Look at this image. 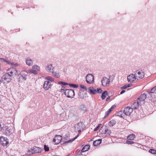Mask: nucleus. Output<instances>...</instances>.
<instances>
[{"label":"nucleus","instance_id":"obj_10","mask_svg":"<svg viewBox=\"0 0 156 156\" xmlns=\"http://www.w3.org/2000/svg\"><path fill=\"white\" fill-rule=\"evenodd\" d=\"M90 146L89 145H86L82 148L81 151H79L77 154L79 155H82V153L87 151L90 148Z\"/></svg>","mask_w":156,"mask_h":156},{"label":"nucleus","instance_id":"obj_38","mask_svg":"<svg viewBox=\"0 0 156 156\" xmlns=\"http://www.w3.org/2000/svg\"><path fill=\"white\" fill-rule=\"evenodd\" d=\"M10 64H11L12 67L13 68H15L18 66V64L16 63H11Z\"/></svg>","mask_w":156,"mask_h":156},{"label":"nucleus","instance_id":"obj_37","mask_svg":"<svg viewBox=\"0 0 156 156\" xmlns=\"http://www.w3.org/2000/svg\"><path fill=\"white\" fill-rule=\"evenodd\" d=\"M58 83H59V84H62V85H64V86L69 85V83H68L66 82H63L62 81H60V82H58Z\"/></svg>","mask_w":156,"mask_h":156},{"label":"nucleus","instance_id":"obj_5","mask_svg":"<svg viewBox=\"0 0 156 156\" xmlns=\"http://www.w3.org/2000/svg\"><path fill=\"white\" fill-rule=\"evenodd\" d=\"M0 143L4 147H7L9 145V141L6 137L1 136L0 138Z\"/></svg>","mask_w":156,"mask_h":156},{"label":"nucleus","instance_id":"obj_30","mask_svg":"<svg viewBox=\"0 0 156 156\" xmlns=\"http://www.w3.org/2000/svg\"><path fill=\"white\" fill-rule=\"evenodd\" d=\"M32 69L34 70H39L40 67L37 65H34L33 66Z\"/></svg>","mask_w":156,"mask_h":156},{"label":"nucleus","instance_id":"obj_21","mask_svg":"<svg viewBox=\"0 0 156 156\" xmlns=\"http://www.w3.org/2000/svg\"><path fill=\"white\" fill-rule=\"evenodd\" d=\"M116 123V121L114 120H112L109 122L108 125L110 127H112Z\"/></svg>","mask_w":156,"mask_h":156},{"label":"nucleus","instance_id":"obj_53","mask_svg":"<svg viewBox=\"0 0 156 156\" xmlns=\"http://www.w3.org/2000/svg\"><path fill=\"white\" fill-rule=\"evenodd\" d=\"M101 125V124H98V125L97 126L99 128V127H100V126Z\"/></svg>","mask_w":156,"mask_h":156},{"label":"nucleus","instance_id":"obj_34","mask_svg":"<svg viewBox=\"0 0 156 156\" xmlns=\"http://www.w3.org/2000/svg\"><path fill=\"white\" fill-rule=\"evenodd\" d=\"M110 112H109V110H108V111H107V112H105V116L104 117V119L108 117V116L110 114Z\"/></svg>","mask_w":156,"mask_h":156},{"label":"nucleus","instance_id":"obj_26","mask_svg":"<svg viewBox=\"0 0 156 156\" xmlns=\"http://www.w3.org/2000/svg\"><path fill=\"white\" fill-rule=\"evenodd\" d=\"M27 72L28 73H31L35 75H36L37 73V71L36 70L33 69L32 70H29Z\"/></svg>","mask_w":156,"mask_h":156},{"label":"nucleus","instance_id":"obj_44","mask_svg":"<svg viewBox=\"0 0 156 156\" xmlns=\"http://www.w3.org/2000/svg\"><path fill=\"white\" fill-rule=\"evenodd\" d=\"M126 143L128 144H133L134 142L133 141H130L129 140H127L126 142Z\"/></svg>","mask_w":156,"mask_h":156},{"label":"nucleus","instance_id":"obj_13","mask_svg":"<svg viewBox=\"0 0 156 156\" xmlns=\"http://www.w3.org/2000/svg\"><path fill=\"white\" fill-rule=\"evenodd\" d=\"M54 68L52 64H48L47 65L45 69L46 71L48 72L53 73Z\"/></svg>","mask_w":156,"mask_h":156},{"label":"nucleus","instance_id":"obj_51","mask_svg":"<svg viewBox=\"0 0 156 156\" xmlns=\"http://www.w3.org/2000/svg\"><path fill=\"white\" fill-rule=\"evenodd\" d=\"M99 129V128L97 126L94 129V131H96L98 130Z\"/></svg>","mask_w":156,"mask_h":156},{"label":"nucleus","instance_id":"obj_35","mask_svg":"<svg viewBox=\"0 0 156 156\" xmlns=\"http://www.w3.org/2000/svg\"><path fill=\"white\" fill-rule=\"evenodd\" d=\"M81 108L83 111H86L87 110L86 108L84 105H82L80 106Z\"/></svg>","mask_w":156,"mask_h":156},{"label":"nucleus","instance_id":"obj_48","mask_svg":"<svg viewBox=\"0 0 156 156\" xmlns=\"http://www.w3.org/2000/svg\"><path fill=\"white\" fill-rule=\"evenodd\" d=\"M127 88V87H126V85H125L124 86H123L121 88V89H122V90H123L124 89H125L126 88Z\"/></svg>","mask_w":156,"mask_h":156},{"label":"nucleus","instance_id":"obj_4","mask_svg":"<svg viewBox=\"0 0 156 156\" xmlns=\"http://www.w3.org/2000/svg\"><path fill=\"white\" fill-rule=\"evenodd\" d=\"M64 93L69 98H73L75 95L74 90L72 89H66Z\"/></svg>","mask_w":156,"mask_h":156},{"label":"nucleus","instance_id":"obj_47","mask_svg":"<svg viewBox=\"0 0 156 156\" xmlns=\"http://www.w3.org/2000/svg\"><path fill=\"white\" fill-rule=\"evenodd\" d=\"M6 131L9 132V133H10L11 132V130L9 127L7 128L6 129Z\"/></svg>","mask_w":156,"mask_h":156},{"label":"nucleus","instance_id":"obj_8","mask_svg":"<svg viewBox=\"0 0 156 156\" xmlns=\"http://www.w3.org/2000/svg\"><path fill=\"white\" fill-rule=\"evenodd\" d=\"M133 111V108H132L127 106L124 108L123 113L126 115L129 116L130 115Z\"/></svg>","mask_w":156,"mask_h":156},{"label":"nucleus","instance_id":"obj_28","mask_svg":"<svg viewBox=\"0 0 156 156\" xmlns=\"http://www.w3.org/2000/svg\"><path fill=\"white\" fill-rule=\"evenodd\" d=\"M46 79L48 80V81L53 82L54 81V79L53 78L50 76H47Z\"/></svg>","mask_w":156,"mask_h":156},{"label":"nucleus","instance_id":"obj_39","mask_svg":"<svg viewBox=\"0 0 156 156\" xmlns=\"http://www.w3.org/2000/svg\"><path fill=\"white\" fill-rule=\"evenodd\" d=\"M123 113L122 111H120L118 112V115L119 116L122 117V114Z\"/></svg>","mask_w":156,"mask_h":156},{"label":"nucleus","instance_id":"obj_17","mask_svg":"<svg viewBox=\"0 0 156 156\" xmlns=\"http://www.w3.org/2000/svg\"><path fill=\"white\" fill-rule=\"evenodd\" d=\"M146 98V95L145 94H141L138 98L139 100L140 101H144Z\"/></svg>","mask_w":156,"mask_h":156},{"label":"nucleus","instance_id":"obj_18","mask_svg":"<svg viewBox=\"0 0 156 156\" xmlns=\"http://www.w3.org/2000/svg\"><path fill=\"white\" fill-rule=\"evenodd\" d=\"M90 92L92 94H95L97 93L96 90L93 87H90L88 89Z\"/></svg>","mask_w":156,"mask_h":156},{"label":"nucleus","instance_id":"obj_55","mask_svg":"<svg viewBox=\"0 0 156 156\" xmlns=\"http://www.w3.org/2000/svg\"><path fill=\"white\" fill-rule=\"evenodd\" d=\"M110 97H109L108 98L106 99V101H108V100H109V99H110Z\"/></svg>","mask_w":156,"mask_h":156},{"label":"nucleus","instance_id":"obj_45","mask_svg":"<svg viewBox=\"0 0 156 156\" xmlns=\"http://www.w3.org/2000/svg\"><path fill=\"white\" fill-rule=\"evenodd\" d=\"M13 73H14V76L18 74V71L15 69H13Z\"/></svg>","mask_w":156,"mask_h":156},{"label":"nucleus","instance_id":"obj_12","mask_svg":"<svg viewBox=\"0 0 156 156\" xmlns=\"http://www.w3.org/2000/svg\"><path fill=\"white\" fill-rule=\"evenodd\" d=\"M135 75V74H132L128 76L127 78L128 81L130 83L134 81L136 79V76Z\"/></svg>","mask_w":156,"mask_h":156},{"label":"nucleus","instance_id":"obj_20","mask_svg":"<svg viewBox=\"0 0 156 156\" xmlns=\"http://www.w3.org/2000/svg\"><path fill=\"white\" fill-rule=\"evenodd\" d=\"M139 105V104L138 102H135L133 104L132 106L134 109H136L138 108Z\"/></svg>","mask_w":156,"mask_h":156},{"label":"nucleus","instance_id":"obj_3","mask_svg":"<svg viewBox=\"0 0 156 156\" xmlns=\"http://www.w3.org/2000/svg\"><path fill=\"white\" fill-rule=\"evenodd\" d=\"M2 80L4 83H8L12 80L11 76L9 73L5 74L2 77Z\"/></svg>","mask_w":156,"mask_h":156},{"label":"nucleus","instance_id":"obj_23","mask_svg":"<svg viewBox=\"0 0 156 156\" xmlns=\"http://www.w3.org/2000/svg\"><path fill=\"white\" fill-rule=\"evenodd\" d=\"M135 138V135L133 134L129 135L127 137V139L129 140H133Z\"/></svg>","mask_w":156,"mask_h":156},{"label":"nucleus","instance_id":"obj_31","mask_svg":"<svg viewBox=\"0 0 156 156\" xmlns=\"http://www.w3.org/2000/svg\"><path fill=\"white\" fill-rule=\"evenodd\" d=\"M69 86L70 87H73V88H76L77 87H78V85L76 84L69 83Z\"/></svg>","mask_w":156,"mask_h":156},{"label":"nucleus","instance_id":"obj_54","mask_svg":"<svg viewBox=\"0 0 156 156\" xmlns=\"http://www.w3.org/2000/svg\"><path fill=\"white\" fill-rule=\"evenodd\" d=\"M65 136H66V137H64V139H66V138H67V137H68V135H67V136H66V135Z\"/></svg>","mask_w":156,"mask_h":156},{"label":"nucleus","instance_id":"obj_15","mask_svg":"<svg viewBox=\"0 0 156 156\" xmlns=\"http://www.w3.org/2000/svg\"><path fill=\"white\" fill-rule=\"evenodd\" d=\"M50 86L51 83L49 81H45L44 83L43 87L45 90H47L50 88Z\"/></svg>","mask_w":156,"mask_h":156},{"label":"nucleus","instance_id":"obj_50","mask_svg":"<svg viewBox=\"0 0 156 156\" xmlns=\"http://www.w3.org/2000/svg\"><path fill=\"white\" fill-rule=\"evenodd\" d=\"M132 85V84L131 83H130V84H129L127 85H126L127 88V87H131V86Z\"/></svg>","mask_w":156,"mask_h":156},{"label":"nucleus","instance_id":"obj_22","mask_svg":"<svg viewBox=\"0 0 156 156\" xmlns=\"http://www.w3.org/2000/svg\"><path fill=\"white\" fill-rule=\"evenodd\" d=\"M78 136H79V135L78 134L74 138L71 140H69L65 141L64 143L63 144H66V143H71L72 142H73V141L74 140L76 139Z\"/></svg>","mask_w":156,"mask_h":156},{"label":"nucleus","instance_id":"obj_24","mask_svg":"<svg viewBox=\"0 0 156 156\" xmlns=\"http://www.w3.org/2000/svg\"><path fill=\"white\" fill-rule=\"evenodd\" d=\"M107 94V92L105 90L102 93L101 96L102 100H104L106 97V95Z\"/></svg>","mask_w":156,"mask_h":156},{"label":"nucleus","instance_id":"obj_43","mask_svg":"<svg viewBox=\"0 0 156 156\" xmlns=\"http://www.w3.org/2000/svg\"><path fill=\"white\" fill-rule=\"evenodd\" d=\"M66 87H65L62 86L61 88V92H63L64 91H65L66 90Z\"/></svg>","mask_w":156,"mask_h":156},{"label":"nucleus","instance_id":"obj_46","mask_svg":"<svg viewBox=\"0 0 156 156\" xmlns=\"http://www.w3.org/2000/svg\"><path fill=\"white\" fill-rule=\"evenodd\" d=\"M9 73H10V75L11 76V77L12 76H14V73H13V69H12V70L11 71H10L9 72Z\"/></svg>","mask_w":156,"mask_h":156},{"label":"nucleus","instance_id":"obj_1","mask_svg":"<svg viewBox=\"0 0 156 156\" xmlns=\"http://www.w3.org/2000/svg\"><path fill=\"white\" fill-rule=\"evenodd\" d=\"M42 151L41 148L38 147H34L30 150H28L27 154L29 155L33 154H37L41 152Z\"/></svg>","mask_w":156,"mask_h":156},{"label":"nucleus","instance_id":"obj_16","mask_svg":"<svg viewBox=\"0 0 156 156\" xmlns=\"http://www.w3.org/2000/svg\"><path fill=\"white\" fill-rule=\"evenodd\" d=\"M26 64L29 65L31 66L33 64V61L32 59L29 57H27L25 59Z\"/></svg>","mask_w":156,"mask_h":156},{"label":"nucleus","instance_id":"obj_14","mask_svg":"<svg viewBox=\"0 0 156 156\" xmlns=\"http://www.w3.org/2000/svg\"><path fill=\"white\" fill-rule=\"evenodd\" d=\"M82 128V123L80 122L78 123L75 126V130L78 131L79 133L81 132Z\"/></svg>","mask_w":156,"mask_h":156},{"label":"nucleus","instance_id":"obj_9","mask_svg":"<svg viewBox=\"0 0 156 156\" xmlns=\"http://www.w3.org/2000/svg\"><path fill=\"white\" fill-rule=\"evenodd\" d=\"M136 75V78L137 80H139L143 78L144 76V73L142 70H138L135 73Z\"/></svg>","mask_w":156,"mask_h":156},{"label":"nucleus","instance_id":"obj_32","mask_svg":"<svg viewBox=\"0 0 156 156\" xmlns=\"http://www.w3.org/2000/svg\"><path fill=\"white\" fill-rule=\"evenodd\" d=\"M149 152L153 154H156V150L153 149H150Z\"/></svg>","mask_w":156,"mask_h":156},{"label":"nucleus","instance_id":"obj_40","mask_svg":"<svg viewBox=\"0 0 156 156\" xmlns=\"http://www.w3.org/2000/svg\"><path fill=\"white\" fill-rule=\"evenodd\" d=\"M22 76L23 81L26 80H27V75H22Z\"/></svg>","mask_w":156,"mask_h":156},{"label":"nucleus","instance_id":"obj_41","mask_svg":"<svg viewBox=\"0 0 156 156\" xmlns=\"http://www.w3.org/2000/svg\"><path fill=\"white\" fill-rule=\"evenodd\" d=\"M80 87L81 88H82V89H85V90H86L87 89V88L86 87H85V86H84V85H80Z\"/></svg>","mask_w":156,"mask_h":156},{"label":"nucleus","instance_id":"obj_49","mask_svg":"<svg viewBox=\"0 0 156 156\" xmlns=\"http://www.w3.org/2000/svg\"><path fill=\"white\" fill-rule=\"evenodd\" d=\"M114 108V107L113 106H112L109 110V112H111L112 110Z\"/></svg>","mask_w":156,"mask_h":156},{"label":"nucleus","instance_id":"obj_52","mask_svg":"<svg viewBox=\"0 0 156 156\" xmlns=\"http://www.w3.org/2000/svg\"><path fill=\"white\" fill-rule=\"evenodd\" d=\"M125 90H122L120 93V94H122L124 92H125Z\"/></svg>","mask_w":156,"mask_h":156},{"label":"nucleus","instance_id":"obj_29","mask_svg":"<svg viewBox=\"0 0 156 156\" xmlns=\"http://www.w3.org/2000/svg\"><path fill=\"white\" fill-rule=\"evenodd\" d=\"M151 93H156V86L154 87L151 90Z\"/></svg>","mask_w":156,"mask_h":156},{"label":"nucleus","instance_id":"obj_36","mask_svg":"<svg viewBox=\"0 0 156 156\" xmlns=\"http://www.w3.org/2000/svg\"><path fill=\"white\" fill-rule=\"evenodd\" d=\"M0 61L1 62H6L9 64H10V62H9L7 61L6 60H5V59H4L2 58H0Z\"/></svg>","mask_w":156,"mask_h":156},{"label":"nucleus","instance_id":"obj_42","mask_svg":"<svg viewBox=\"0 0 156 156\" xmlns=\"http://www.w3.org/2000/svg\"><path fill=\"white\" fill-rule=\"evenodd\" d=\"M97 92H98L99 93H101L102 92V90L101 88H97Z\"/></svg>","mask_w":156,"mask_h":156},{"label":"nucleus","instance_id":"obj_27","mask_svg":"<svg viewBox=\"0 0 156 156\" xmlns=\"http://www.w3.org/2000/svg\"><path fill=\"white\" fill-rule=\"evenodd\" d=\"M53 75L56 78H58L60 77V74L58 72H53Z\"/></svg>","mask_w":156,"mask_h":156},{"label":"nucleus","instance_id":"obj_6","mask_svg":"<svg viewBox=\"0 0 156 156\" xmlns=\"http://www.w3.org/2000/svg\"><path fill=\"white\" fill-rule=\"evenodd\" d=\"M102 85L104 87L109 86L110 84V79L106 77H104L101 79Z\"/></svg>","mask_w":156,"mask_h":156},{"label":"nucleus","instance_id":"obj_7","mask_svg":"<svg viewBox=\"0 0 156 156\" xmlns=\"http://www.w3.org/2000/svg\"><path fill=\"white\" fill-rule=\"evenodd\" d=\"M86 81L88 84H90L94 82V76L93 75L90 74H88L86 77Z\"/></svg>","mask_w":156,"mask_h":156},{"label":"nucleus","instance_id":"obj_11","mask_svg":"<svg viewBox=\"0 0 156 156\" xmlns=\"http://www.w3.org/2000/svg\"><path fill=\"white\" fill-rule=\"evenodd\" d=\"M62 139V137L61 136L57 135L53 139V141L55 143V144H57L60 142Z\"/></svg>","mask_w":156,"mask_h":156},{"label":"nucleus","instance_id":"obj_2","mask_svg":"<svg viewBox=\"0 0 156 156\" xmlns=\"http://www.w3.org/2000/svg\"><path fill=\"white\" fill-rule=\"evenodd\" d=\"M99 132L102 134H106L107 135H109L111 133L110 129H109L105 126H103L101 128Z\"/></svg>","mask_w":156,"mask_h":156},{"label":"nucleus","instance_id":"obj_25","mask_svg":"<svg viewBox=\"0 0 156 156\" xmlns=\"http://www.w3.org/2000/svg\"><path fill=\"white\" fill-rule=\"evenodd\" d=\"M22 78V74H19L18 75L17 78L19 80V81L21 82L23 81Z\"/></svg>","mask_w":156,"mask_h":156},{"label":"nucleus","instance_id":"obj_33","mask_svg":"<svg viewBox=\"0 0 156 156\" xmlns=\"http://www.w3.org/2000/svg\"><path fill=\"white\" fill-rule=\"evenodd\" d=\"M44 149L45 151H48L49 150V147L45 144L44 146Z\"/></svg>","mask_w":156,"mask_h":156},{"label":"nucleus","instance_id":"obj_19","mask_svg":"<svg viewBox=\"0 0 156 156\" xmlns=\"http://www.w3.org/2000/svg\"><path fill=\"white\" fill-rule=\"evenodd\" d=\"M102 141L101 139H99L96 140L93 142V145L94 146H97L98 145L100 144Z\"/></svg>","mask_w":156,"mask_h":156}]
</instances>
